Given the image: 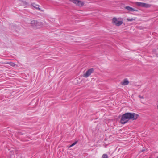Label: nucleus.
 <instances>
[{
    "label": "nucleus",
    "mask_w": 158,
    "mask_h": 158,
    "mask_svg": "<svg viewBox=\"0 0 158 158\" xmlns=\"http://www.w3.org/2000/svg\"><path fill=\"white\" fill-rule=\"evenodd\" d=\"M112 20H117V18H116V17H114L113 19H112Z\"/></svg>",
    "instance_id": "f3484780"
},
{
    "label": "nucleus",
    "mask_w": 158,
    "mask_h": 158,
    "mask_svg": "<svg viewBox=\"0 0 158 158\" xmlns=\"http://www.w3.org/2000/svg\"><path fill=\"white\" fill-rule=\"evenodd\" d=\"M94 69L93 68H91L90 69H89L86 72V73L84 74L83 77H85L87 78L91 74L94 72Z\"/></svg>",
    "instance_id": "7ed1b4c3"
},
{
    "label": "nucleus",
    "mask_w": 158,
    "mask_h": 158,
    "mask_svg": "<svg viewBox=\"0 0 158 158\" xmlns=\"http://www.w3.org/2000/svg\"><path fill=\"white\" fill-rule=\"evenodd\" d=\"M157 158H158V156H157Z\"/></svg>",
    "instance_id": "4be33fe9"
},
{
    "label": "nucleus",
    "mask_w": 158,
    "mask_h": 158,
    "mask_svg": "<svg viewBox=\"0 0 158 158\" xmlns=\"http://www.w3.org/2000/svg\"><path fill=\"white\" fill-rule=\"evenodd\" d=\"M73 146H72V144L71 145H70L69 146V148H70V147H72Z\"/></svg>",
    "instance_id": "6ab92c4d"
},
{
    "label": "nucleus",
    "mask_w": 158,
    "mask_h": 158,
    "mask_svg": "<svg viewBox=\"0 0 158 158\" xmlns=\"http://www.w3.org/2000/svg\"><path fill=\"white\" fill-rule=\"evenodd\" d=\"M129 83V81L127 79V78H125L124 79L122 82H121V84L123 85H127Z\"/></svg>",
    "instance_id": "423d86ee"
},
{
    "label": "nucleus",
    "mask_w": 158,
    "mask_h": 158,
    "mask_svg": "<svg viewBox=\"0 0 158 158\" xmlns=\"http://www.w3.org/2000/svg\"><path fill=\"white\" fill-rule=\"evenodd\" d=\"M139 97L140 98H142L143 99L144 98L143 96H141V95H139Z\"/></svg>",
    "instance_id": "4468645a"
},
{
    "label": "nucleus",
    "mask_w": 158,
    "mask_h": 158,
    "mask_svg": "<svg viewBox=\"0 0 158 158\" xmlns=\"http://www.w3.org/2000/svg\"><path fill=\"white\" fill-rule=\"evenodd\" d=\"M32 6L35 8H36L37 9L39 10H40V8H39V6L38 5H36L34 3H33L32 4Z\"/></svg>",
    "instance_id": "6e6552de"
},
{
    "label": "nucleus",
    "mask_w": 158,
    "mask_h": 158,
    "mask_svg": "<svg viewBox=\"0 0 158 158\" xmlns=\"http://www.w3.org/2000/svg\"><path fill=\"white\" fill-rule=\"evenodd\" d=\"M77 141H75V142L73 143L72 144V146H74L77 143Z\"/></svg>",
    "instance_id": "ddd939ff"
},
{
    "label": "nucleus",
    "mask_w": 158,
    "mask_h": 158,
    "mask_svg": "<svg viewBox=\"0 0 158 158\" xmlns=\"http://www.w3.org/2000/svg\"><path fill=\"white\" fill-rule=\"evenodd\" d=\"M130 21H132V20H130Z\"/></svg>",
    "instance_id": "412c9836"
},
{
    "label": "nucleus",
    "mask_w": 158,
    "mask_h": 158,
    "mask_svg": "<svg viewBox=\"0 0 158 158\" xmlns=\"http://www.w3.org/2000/svg\"><path fill=\"white\" fill-rule=\"evenodd\" d=\"M135 19H133V18H132L131 19H127V20H135Z\"/></svg>",
    "instance_id": "a211bd4d"
},
{
    "label": "nucleus",
    "mask_w": 158,
    "mask_h": 158,
    "mask_svg": "<svg viewBox=\"0 0 158 158\" xmlns=\"http://www.w3.org/2000/svg\"><path fill=\"white\" fill-rule=\"evenodd\" d=\"M101 158H108V155L106 154H104L102 155Z\"/></svg>",
    "instance_id": "9b49d317"
},
{
    "label": "nucleus",
    "mask_w": 158,
    "mask_h": 158,
    "mask_svg": "<svg viewBox=\"0 0 158 158\" xmlns=\"http://www.w3.org/2000/svg\"><path fill=\"white\" fill-rule=\"evenodd\" d=\"M123 23L122 20H112V23L117 26L121 25Z\"/></svg>",
    "instance_id": "39448f33"
},
{
    "label": "nucleus",
    "mask_w": 158,
    "mask_h": 158,
    "mask_svg": "<svg viewBox=\"0 0 158 158\" xmlns=\"http://www.w3.org/2000/svg\"><path fill=\"white\" fill-rule=\"evenodd\" d=\"M22 2L23 3V4L26 5L27 4V3L25 1H22Z\"/></svg>",
    "instance_id": "2eb2a0df"
},
{
    "label": "nucleus",
    "mask_w": 158,
    "mask_h": 158,
    "mask_svg": "<svg viewBox=\"0 0 158 158\" xmlns=\"http://www.w3.org/2000/svg\"><path fill=\"white\" fill-rule=\"evenodd\" d=\"M146 4V3L142 2H138L137 3V5L138 6L144 7H145Z\"/></svg>",
    "instance_id": "0eeeda50"
},
{
    "label": "nucleus",
    "mask_w": 158,
    "mask_h": 158,
    "mask_svg": "<svg viewBox=\"0 0 158 158\" xmlns=\"http://www.w3.org/2000/svg\"><path fill=\"white\" fill-rule=\"evenodd\" d=\"M125 8L129 11H132L134 10L133 8L128 6H126L125 7Z\"/></svg>",
    "instance_id": "1a4fd4ad"
},
{
    "label": "nucleus",
    "mask_w": 158,
    "mask_h": 158,
    "mask_svg": "<svg viewBox=\"0 0 158 158\" xmlns=\"http://www.w3.org/2000/svg\"><path fill=\"white\" fill-rule=\"evenodd\" d=\"M72 2L73 3L79 6H84V4L83 2L80 1L78 0H72Z\"/></svg>",
    "instance_id": "20e7f679"
},
{
    "label": "nucleus",
    "mask_w": 158,
    "mask_h": 158,
    "mask_svg": "<svg viewBox=\"0 0 158 158\" xmlns=\"http://www.w3.org/2000/svg\"><path fill=\"white\" fill-rule=\"evenodd\" d=\"M31 24L32 28L35 29L40 28L43 25V23L37 20H32Z\"/></svg>",
    "instance_id": "f03ea898"
},
{
    "label": "nucleus",
    "mask_w": 158,
    "mask_h": 158,
    "mask_svg": "<svg viewBox=\"0 0 158 158\" xmlns=\"http://www.w3.org/2000/svg\"><path fill=\"white\" fill-rule=\"evenodd\" d=\"M139 115L134 113L127 112L122 115L120 123L122 124H124L127 123L129 120H135L136 119Z\"/></svg>",
    "instance_id": "f257e3e1"
},
{
    "label": "nucleus",
    "mask_w": 158,
    "mask_h": 158,
    "mask_svg": "<svg viewBox=\"0 0 158 158\" xmlns=\"http://www.w3.org/2000/svg\"><path fill=\"white\" fill-rule=\"evenodd\" d=\"M6 64H9L10 66L14 67L15 66V64L14 63L12 62H10V63H7Z\"/></svg>",
    "instance_id": "9d476101"
},
{
    "label": "nucleus",
    "mask_w": 158,
    "mask_h": 158,
    "mask_svg": "<svg viewBox=\"0 0 158 158\" xmlns=\"http://www.w3.org/2000/svg\"><path fill=\"white\" fill-rule=\"evenodd\" d=\"M157 108L158 109V105L157 106Z\"/></svg>",
    "instance_id": "aec40b11"
},
{
    "label": "nucleus",
    "mask_w": 158,
    "mask_h": 158,
    "mask_svg": "<svg viewBox=\"0 0 158 158\" xmlns=\"http://www.w3.org/2000/svg\"><path fill=\"white\" fill-rule=\"evenodd\" d=\"M150 6H151V5L150 4H146V6H145V7L148 8V7H150Z\"/></svg>",
    "instance_id": "f8f14e48"
},
{
    "label": "nucleus",
    "mask_w": 158,
    "mask_h": 158,
    "mask_svg": "<svg viewBox=\"0 0 158 158\" xmlns=\"http://www.w3.org/2000/svg\"><path fill=\"white\" fill-rule=\"evenodd\" d=\"M145 150H146V149L144 148L142 150H141V152H144V151H145Z\"/></svg>",
    "instance_id": "dca6fc26"
}]
</instances>
